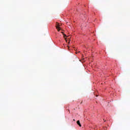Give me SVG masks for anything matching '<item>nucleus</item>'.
I'll return each mask as SVG.
<instances>
[{
  "mask_svg": "<svg viewBox=\"0 0 130 130\" xmlns=\"http://www.w3.org/2000/svg\"><path fill=\"white\" fill-rule=\"evenodd\" d=\"M77 124L79 126H82V125L81 124V123L80 122V121L79 120H78L77 121Z\"/></svg>",
  "mask_w": 130,
  "mask_h": 130,
  "instance_id": "nucleus-3",
  "label": "nucleus"
},
{
  "mask_svg": "<svg viewBox=\"0 0 130 130\" xmlns=\"http://www.w3.org/2000/svg\"><path fill=\"white\" fill-rule=\"evenodd\" d=\"M68 41H69L70 42V41H71V40H70V39H68Z\"/></svg>",
  "mask_w": 130,
  "mask_h": 130,
  "instance_id": "nucleus-4",
  "label": "nucleus"
},
{
  "mask_svg": "<svg viewBox=\"0 0 130 130\" xmlns=\"http://www.w3.org/2000/svg\"><path fill=\"white\" fill-rule=\"evenodd\" d=\"M56 29H57V31H58V32L60 31V27H59V24H57V25L56 26Z\"/></svg>",
  "mask_w": 130,
  "mask_h": 130,
  "instance_id": "nucleus-1",
  "label": "nucleus"
},
{
  "mask_svg": "<svg viewBox=\"0 0 130 130\" xmlns=\"http://www.w3.org/2000/svg\"><path fill=\"white\" fill-rule=\"evenodd\" d=\"M61 33H62V34H63V37H64L65 40H66V42H68V40H67V38H66V37H67V35L66 34H64V33L63 32H61Z\"/></svg>",
  "mask_w": 130,
  "mask_h": 130,
  "instance_id": "nucleus-2",
  "label": "nucleus"
}]
</instances>
